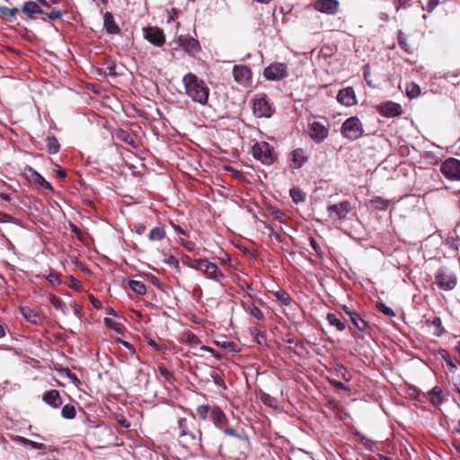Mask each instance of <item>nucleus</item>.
<instances>
[{
	"mask_svg": "<svg viewBox=\"0 0 460 460\" xmlns=\"http://www.w3.org/2000/svg\"><path fill=\"white\" fill-rule=\"evenodd\" d=\"M275 297L284 305H289L292 303V298L284 290H279L275 292Z\"/></svg>",
	"mask_w": 460,
	"mask_h": 460,
	"instance_id": "c9c22d12",
	"label": "nucleus"
},
{
	"mask_svg": "<svg viewBox=\"0 0 460 460\" xmlns=\"http://www.w3.org/2000/svg\"><path fill=\"white\" fill-rule=\"evenodd\" d=\"M307 133L315 143H322L328 137L329 128L324 123L314 120L308 123Z\"/></svg>",
	"mask_w": 460,
	"mask_h": 460,
	"instance_id": "0eeeda50",
	"label": "nucleus"
},
{
	"mask_svg": "<svg viewBox=\"0 0 460 460\" xmlns=\"http://www.w3.org/2000/svg\"><path fill=\"white\" fill-rule=\"evenodd\" d=\"M22 11L31 18H34V15L37 13H44L39 4L32 1L26 2L22 6Z\"/></svg>",
	"mask_w": 460,
	"mask_h": 460,
	"instance_id": "5701e85b",
	"label": "nucleus"
},
{
	"mask_svg": "<svg viewBox=\"0 0 460 460\" xmlns=\"http://www.w3.org/2000/svg\"><path fill=\"white\" fill-rule=\"evenodd\" d=\"M380 112L385 117H395L401 114L402 109L399 104L386 102L380 106Z\"/></svg>",
	"mask_w": 460,
	"mask_h": 460,
	"instance_id": "a211bd4d",
	"label": "nucleus"
},
{
	"mask_svg": "<svg viewBox=\"0 0 460 460\" xmlns=\"http://www.w3.org/2000/svg\"><path fill=\"white\" fill-rule=\"evenodd\" d=\"M290 160H291V166L294 169L301 168L306 162V157L305 155L304 150L301 148L294 150L291 154Z\"/></svg>",
	"mask_w": 460,
	"mask_h": 460,
	"instance_id": "aec40b11",
	"label": "nucleus"
},
{
	"mask_svg": "<svg viewBox=\"0 0 460 460\" xmlns=\"http://www.w3.org/2000/svg\"><path fill=\"white\" fill-rule=\"evenodd\" d=\"M178 429H179L180 436L188 435L187 420L185 418H180L178 420Z\"/></svg>",
	"mask_w": 460,
	"mask_h": 460,
	"instance_id": "37998d69",
	"label": "nucleus"
},
{
	"mask_svg": "<svg viewBox=\"0 0 460 460\" xmlns=\"http://www.w3.org/2000/svg\"><path fill=\"white\" fill-rule=\"evenodd\" d=\"M182 82L185 93L195 102L201 105L208 103L209 96V88L206 83L192 73L186 74Z\"/></svg>",
	"mask_w": 460,
	"mask_h": 460,
	"instance_id": "f257e3e1",
	"label": "nucleus"
},
{
	"mask_svg": "<svg viewBox=\"0 0 460 460\" xmlns=\"http://www.w3.org/2000/svg\"><path fill=\"white\" fill-rule=\"evenodd\" d=\"M128 287L138 295H144L146 291V285L141 281L129 280Z\"/></svg>",
	"mask_w": 460,
	"mask_h": 460,
	"instance_id": "473e14b6",
	"label": "nucleus"
},
{
	"mask_svg": "<svg viewBox=\"0 0 460 460\" xmlns=\"http://www.w3.org/2000/svg\"><path fill=\"white\" fill-rule=\"evenodd\" d=\"M209 270L207 271L206 276L217 282H220L226 279V275L219 270L218 266L212 262L208 265Z\"/></svg>",
	"mask_w": 460,
	"mask_h": 460,
	"instance_id": "4be33fe9",
	"label": "nucleus"
},
{
	"mask_svg": "<svg viewBox=\"0 0 460 460\" xmlns=\"http://www.w3.org/2000/svg\"><path fill=\"white\" fill-rule=\"evenodd\" d=\"M181 243L189 251H193L195 248V243L193 242H185L184 240H181Z\"/></svg>",
	"mask_w": 460,
	"mask_h": 460,
	"instance_id": "13d9d810",
	"label": "nucleus"
},
{
	"mask_svg": "<svg viewBox=\"0 0 460 460\" xmlns=\"http://www.w3.org/2000/svg\"><path fill=\"white\" fill-rule=\"evenodd\" d=\"M165 262L172 266V267H174V268H178L179 267V261L172 255L169 256L166 260H165Z\"/></svg>",
	"mask_w": 460,
	"mask_h": 460,
	"instance_id": "864d4df0",
	"label": "nucleus"
},
{
	"mask_svg": "<svg viewBox=\"0 0 460 460\" xmlns=\"http://www.w3.org/2000/svg\"><path fill=\"white\" fill-rule=\"evenodd\" d=\"M376 307L378 309V311H380L381 313H383L384 314L387 315V316H394V312L392 308H390L389 306H387L384 303H377L376 304Z\"/></svg>",
	"mask_w": 460,
	"mask_h": 460,
	"instance_id": "a19ab883",
	"label": "nucleus"
},
{
	"mask_svg": "<svg viewBox=\"0 0 460 460\" xmlns=\"http://www.w3.org/2000/svg\"><path fill=\"white\" fill-rule=\"evenodd\" d=\"M326 320L332 326H334L339 332H342L346 328L345 323H342L335 314L329 313L326 316Z\"/></svg>",
	"mask_w": 460,
	"mask_h": 460,
	"instance_id": "cd10ccee",
	"label": "nucleus"
},
{
	"mask_svg": "<svg viewBox=\"0 0 460 460\" xmlns=\"http://www.w3.org/2000/svg\"><path fill=\"white\" fill-rule=\"evenodd\" d=\"M165 236V230L163 227L156 226L150 230L148 239L150 241H161Z\"/></svg>",
	"mask_w": 460,
	"mask_h": 460,
	"instance_id": "c85d7f7f",
	"label": "nucleus"
},
{
	"mask_svg": "<svg viewBox=\"0 0 460 460\" xmlns=\"http://www.w3.org/2000/svg\"><path fill=\"white\" fill-rule=\"evenodd\" d=\"M371 206L376 210H385L389 207V200L376 197L371 199Z\"/></svg>",
	"mask_w": 460,
	"mask_h": 460,
	"instance_id": "7c9ffc66",
	"label": "nucleus"
},
{
	"mask_svg": "<svg viewBox=\"0 0 460 460\" xmlns=\"http://www.w3.org/2000/svg\"><path fill=\"white\" fill-rule=\"evenodd\" d=\"M314 8L324 13L335 14L338 12L339 2L336 0H317L314 3Z\"/></svg>",
	"mask_w": 460,
	"mask_h": 460,
	"instance_id": "2eb2a0df",
	"label": "nucleus"
},
{
	"mask_svg": "<svg viewBox=\"0 0 460 460\" xmlns=\"http://www.w3.org/2000/svg\"><path fill=\"white\" fill-rule=\"evenodd\" d=\"M48 152L51 155H55L59 151L60 145L55 137H49L47 139Z\"/></svg>",
	"mask_w": 460,
	"mask_h": 460,
	"instance_id": "2f4dec72",
	"label": "nucleus"
},
{
	"mask_svg": "<svg viewBox=\"0 0 460 460\" xmlns=\"http://www.w3.org/2000/svg\"><path fill=\"white\" fill-rule=\"evenodd\" d=\"M58 371L62 376L67 377L74 385H78L81 383L77 376L69 368L62 367Z\"/></svg>",
	"mask_w": 460,
	"mask_h": 460,
	"instance_id": "f704fd0d",
	"label": "nucleus"
},
{
	"mask_svg": "<svg viewBox=\"0 0 460 460\" xmlns=\"http://www.w3.org/2000/svg\"><path fill=\"white\" fill-rule=\"evenodd\" d=\"M212 407L208 405H200L197 408V414L204 420H206L208 417V414L211 415Z\"/></svg>",
	"mask_w": 460,
	"mask_h": 460,
	"instance_id": "58836bf2",
	"label": "nucleus"
},
{
	"mask_svg": "<svg viewBox=\"0 0 460 460\" xmlns=\"http://www.w3.org/2000/svg\"><path fill=\"white\" fill-rule=\"evenodd\" d=\"M351 209L352 206L348 200L329 205L327 207L328 216L333 221L345 219Z\"/></svg>",
	"mask_w": 460,
	"mask_h": 460,
	"instance_id": "423d86ee",
	"label": "nucleus"
},
{
	"mask_svg": "<svg viewBox=\"0 0 460 460\" xmlns=\"http://www.w3.org/2000/svg\"><path fill=\"white\" fill-rule=\"evenodd\" d=\"M234 81L243 87H250L252 84V74L245 65H235L232 70Z\"/></svg>",
	"mask_w": 460,
	"mask_h": 460,
	"instance_id": "39448f33",
	"label": "nucleus"
},
{
	"mask_svg": "<svg viewBox=\"0 0 460 460\" xmlns=\"http://www.w3.org/2000/svg\"><path fill=\"white\" fill-rule=\"evenodd\" d=\"M439 4V0H429L427 4L426 7H423L424 10H427L429 13H431Z\"/></svg>",
	"mask_w": 460,
	"mask_h": 460,
	"instance_id": "8fccbe9b",
	"label": "nucleus"
},
{
	"mask_svg": "<svg viewBox=\"0 0 460 460\" xmlns=\"http://www.w3.org/2000/svg\"><path fill=\"white\" fill-rule=\"evenodd\" d=\"M244 310L257 320H263L264 314L259 307L252 303H246L244 305Z\"/></svg>",
	"mask_w": 460,
	"mask_h": 460,
	"instance_id": "bb28decb",
	"label": "nucleus"
},
{
	"mask_svg": "<svg viewBox=\"0 0 460 460\" xmlns=\"http://www.w3.org/2000/svg\"><path fill=\"white\" fill-rule=\"evenodd\" d=\"M349 318H350L352 323L360 332H367V328H368L367 323L364 319H362L361 316L358 313H356V312L350 313Z\"/></svg>",
	"mask_w": 460,
	"mask_h": 460,
	"instance_id": "b1692460",
	"label": "nucleus"
},
{
	"mask_svg": "<svg viewBox=\"0 0 460 460\" xmlns=\"http://www.w3.org/2000/svg\"><path fill=\"white\" fill-rule=\"evenodd\" d=\"M135 231L137 234H142L146 231V226L143 224H137L135 226Z\"/></svg>",
	"mask_w": 460,
	"mask_h": 460,
	"instance_id": "e2e57ef3",
	"label": "nucleus"
},
{
	"mask_svg": "<svg viewBox=\"0 0 460 460\" xmlns=\"http://www.w3.org/2000/svg\"><path fill=\"white\" fill-rule=\"evenodd\" d=\"M398 43L403 49L409 51L407 48L406 39L402 31H400L398 35Z\"/></svg>",
	"mask_w": 460,
	"mask_h": 460,
	"instance_id": "3c124183",
	"label": "nucleus"
},
{
	"mask_svg": "<svg viewBox=\"0 0 460 460\" xmlns=\"http://www.w3.org/2000/svg\"><path fill=\"white\" fill-rule=\"evenodd\" d=\"M28 446H31L33 449H40L44 450L46 448V446L42 443H38L32 440H30V444Z\"/></svg>",
	"mask_w": 460,
	"mask_h": 460,
	"instance_id": "5fc2aeb1",
	"label": "nucleus"
},
{
	"mask_svg": "<svg viewBox=\"0 0 460 460\" xmlns=\"http://www.w3.org/2000/svg\"><path fill=\"white\" fill-rule=\"evenodd\" d=\"M342 310L349 315L350 316V313H354L355 311L351 310L349 307H348L347 305H343L342 306Z\"/></svg>",
	"mask_w": 460,
	"mask_h": 460,
	"instance_id": "774afa93",
	"label": "nucleus"
},
{
	"mask_svg": "<svg viewBox=\"0 0 460 460\" xmlns=\"http://www.w3.org/2000/svg\"><path fill=\"white\" fill-rule=\"evenodd\" d=\"M261 401L267 406L276 408L277 407V399L270 396L266 393H261L260 394Z\"/></svg>",
	"mask_w": 460,
	"mask_h": 460,
	"instance_id": "e433bc0d",
	"label": "nucleus"
},
{
	"mask_svg": "<svg viewBox=\"0 0 460 460\" xmlns=\"http://www.w3.org/2000/svg\"><path fill=\"white\" fill-rule=\"evenodd\" d=\"M90 300H91L92 305H93L96 309H100V308L102 307V303H101V301H100V300H98L97 298H95L94 296H91Z\"/></svg>",
	"mask_w": 460,
	"mask_h": 460,
	"instance_id": "680f3d73",
	"label": "nucleus"
},
{
	"mask_svg": "<svg viewBox=\"0 0 460 460\" xmlns=\"http://www.w3.org/2000/svg\"><path fill=\"white\" fill-rule=\"evenodd\" d=\"M252 153L256 160L266 165L272 164L277 159L272 146L265 141L256 142L252 147Z\"/></svg>",
	"mask_w": 460,
	"mask_h": 460,
	"instance_id": "f03ea898",
	"label": "nucleus"
},
{
	"mask_svg": "<svg viewBox=\"0 0 460 460\" xmlns=\"http://www.w3.org/2000/svg\"><path fill=\"white\" fill-rule=\"evenodd\" d=\"M405 91L410 99H414L420 95V87L414 82L408 84Z\"/></svg>",
	"mask_w": 460,
	"mask_h": 460,
	"instance_id": "c756f323",
	"label": "nucleus"
},
{
	"mask_svg": "<svg viewBox=\"0 0 460 460\" xmlns=\"http://www.w3.org/2000/svg\"><path fill=\"white\" fill-rule=\"evenodd\" d=\"M429 400L434 406H438L444 402L442 389L436 385L428 393Z\"/></svg>",
	"mask_w": 460,
	"mask_h": 460,
	"instance_id": "412c9836",
	"label": "nucleus"
},
{
	"mask_svg": "<svg viewBox=\"0 0 460 460\" xmlns=\"http://www.w3.org/2000/svg\"><path fill=\"white\" fill-rule=\"evenodd\" d=\"M184 341L190 345L191 347H194L199 343V341L198 337L193 333H187L184 335Z\"/></svg>",
	"mask_w": 460,
	"mask_h": 460,
	"instance_id": "79ce46f5",
	"label": "nucleus"
},
{
	"mask_svg": "<svg viewBox=\"0 0 460 460\" xmlns=\"http://www.w3.org/2000/svg\"><path fill=\"white\" fill-rule=\"evenodd\" d=\"M50 20H58L63 16V13L60 10H52L49 13H44Z\"/></svg>",
	"mask_w": 460,
	"mask_h": 460,
	"instance_id": "49530a36",
	"label": "nucleus"
},
{
	"mask_svg": "<svg viewBox=\"0 0 460 460\" xmlns=\"http://www.w3.org/2000/svg\"><path fill=\"white\" fill-rule=\"evenodd\" d=\"M337 100L344 106L350 107L356 104V94L352 87H346L339 91Z\"/></svg>",
	"mask_w": 460,
	"mask_h": 460,
	"instance_id": "4468645a",
	"label": "nucleus"
},
{
	"mask_svg": "<svg viewBox=\"0 0 460 460\" xmlns=\"http://www.w3.org/2000/svg\"><path fill=\"white\" fill-rule=\"evenodd\" d=\"M104 322H105L107 326L112 328L117 332H120L121 326H120L119 323H118L114 322L113 320H111V318H107V317L104 319Z\"/></svg>",
	"mask_w": 460,
	"mask_h": 460,
	"instance_id": "a18cd8bd",
	"label": "nucleus"
},
{
	"mask_svg": "<svg viewBox=\"0 0 460 460\" xmlns=\"http://www.w3.org/2000/svg\"><path fill=\"white\" fill-rule=\"evenodd\" d=\"M226 435L241 438V435H239L234 429L225 426L223 429H221Z\"/></svg>",
	"mask_w": 460,
	"mask_h": 460,
	"instance_id": "09e8293b",
	"label": "nucleus"
},
{
	"mask_svg": "<svg viewBox=\"0 0 460 460\" xmlns=\"http://www.w3.org/2000/svg\"><path fill=\"white\" fill-rule=\"evenodd\" d=\"M253 114L258 118H270L274 112L272 104L265 93H257L252 98Z\"/></svg>",
	"mask_w": 460,
	"mask_h": 460,
	"instance_id": "7ed1b4c3",
	"label": "nucleus"
},
{
	"mask_svg": "<svg viewBox=\"0 0 460 460\" xmlns=\"http://www.w3.org/2000/svg\"><path fill=\"white\" fill-rule=\"evenodd\" d=\"M332 384L334 387L340 390H346L345 385L341 381H332Z\"/></svg>",
	"mask_w": 460,
	"mask_h": 460,
	"instance_id": "69168bd1",
	"label": "nucleus"
},
{
	"mask_svg": "<svg viewBox=\"0 0 460 460\" xmlns=\"http://www.w3.org/2000/svg\"><path fill=\"white\" fill-rule=\"evenodd\" d=\"M179 46L190 56L194 57L201 50L200 44L198 40L188 35H180L177 38Z\"/></svg>",
	"mask_w": 460,
	"mask_h": 460,
	"instance_id": "9d476101",
	"label": "nucleus"
},
{
	"mask_svg": "<svg viewBox=\"0 0 460 460\" xmlns=\"http://www.w3.org/2000/svg\"><path fill=\"white\" fill-rule=\"evenodd\" d=\"M310 244L313 247V249L315 251L316 253L320 254V247L318 243H316L315 239L314 237H310Z\"/></svg>",
	"mask_w": 460,
	"mask_h": 460,
	"instance_id": "bf43d9fd",
	"label": "nucleus"
},
{
	"mask_svg": "<svg viewBox=\"0 0 460 460\" xmlns=\"http://www.w3.org/2000/svg\"><path fill=\"white\" fill-rule=\"evenodd\" d=\"M222 347L225 349H227L229 350H232V351H236V349H235L236 344L233 341H224L222 343Z\"/></svg>",
	"mask_w": 460,
	"mask_h": 460,
	"instance_id": "6e6d98bb",
	"label": "nucleus"
},
{
	"mask_svg": "<svg viewBox=\"0 0 460 460\" xmlns=\"http://www.w3.org/2000/svg\"><path fill=\"white\" fill-rule=\"evenodd\" d=\"M290 196L295 203L303 202L305 199V194L296 188L290 190Z\"/></svg>",
	"mask_w": 460,
	"mask_h": 460,
	"instance_id": "4c0bfd02",
	"label": "nucleus"
},
{
	"mask_svg": "<svg viewBox=\"0 0 460 460\" xmlns=\"http://www.w3.org/2000/svg\"><path fill=\"white\" fill-rule=\"evenodd\" d=\"M441 172L452 181H460V161L456 158L447 159L441 165Z\"/></svg>",
	"mask_w": 460,
	"mask_h": 460,
	"instance_id": "6e6552de",
	"label": "nucleus"
},
{
	"mask_svg": "<svg viewBox=\"0 0 460 460\" xmlns=\"http://www.w3.org/2000/svg\"><path fill=\"white\" fill-rule=\"evenodd\" d=\"M435 279L436 284L443 290H452L456 285V277L442 269L438 270Z\"/></svg>",
	"mask_w": 460,
	"mask_h": 460,
	"instance_id": "ddd939ff",
	"label": "nucleus"
},
{
	"mask_svg": "<svg viewBox=\"0 0 460 460\" xmlns=\"http://www.w3.org/2000/svg\"><path fill=\"white\" fill-rule=\"evenodd\" d=\"M211 419L213 420L215 425L219 429H223L225 426H226L227 419L223 411L217 407L213 406L211 409Z\"/></svg>",
	"mask_w": 460,
	"mask_h": 460,
	"instance_id": "f3484780",
	"label": "nucleus"
},
{
	"mask_svg": "<svg viewBox=\"0 0 460 460\" xmlns=\"http://www.w3.org/2000/svg\"><path fill=\"white\" fill-rule=\"evenodd\" d=\"M47 279L52 284H54L55 282H59L58 275L57 273H49L47 276Z\"/></svg>",
	"mask_w": 460,
	"mask_h": 460,
	"instance_id": "052dcab7",
	"label": "nucleus"
},
{
	"mask_svg": "<svg viewBox=\"0 0 460 460\" xmlns=\"http://www.w3.org/2000/svg\"><path fill=\"white\" fill-rule=\"evenodd\" d=\"M76 411L74 405L66 404L63 406L61 411V416L66 420H72L75 417Z\"/></svg>",
	"mask_w": 460,
	"mask_h": 460,
	"instance_id": "72a5a7b5",
	"label": "nucleus"
},
{
	"mask_svg": "<svg viewBox=\"0 0 460 460\" xmlns=\"http://www.w3.org/2000/svg\"><path fill=\"white\" fill-rule=\"evenodd\" d=\"M13 441H14L15 443L21 444L22 446H28L30 444V439L25 438L21 437V436L13 437Z\"/></svg>",
	"mask_w": 460,
	"mask_h": 460,
	"instance_id": "603ef678",
	"label": "nucleus"
},
{
	"mask_svg": "<svg viewBox=\"0 0 460 460\" xmlns=\"http://www.w3.org/2000/svg\"><path fill=\"white\" fill-rule=\"evenodd\" d=\"M103 24L106 31L109 34H118L120 30L116 24L113 15L110 12H106L103 15Z\"/></svg>",
	"mask_w": 460,
	"mask_h": 460,
	"instance_id": "6ab92c4d",
	"label": "nucleus"
},
{
	"mask_svg": "<svg viewBox=\"0 0 460 460\" xmlns=\"http://www.w3.org/2000/svg\"><path fill=\"white\" fill-rule=\"evenodd\" d=\"M42 400L49 406L54 409H57L61 406L62 399L60 394L58 390L52 389L47 391L42 397Z\"/></svg>",
	"mask_w": 460,
	"mask_h": 460,
	"instance_id": "dca6fc26",
	"label": "nucleus"
},
{
	"mask_svg": "<svg viewBox=\"0 0 460 460\" xmlns=\"http://www.w3.org/2000/svg\"><path fill=\"white\" fill-rule=\"evenodd\" d=\"M143 36L147 41L156 47H162L165 43L164 31L155 26L143 28Z\"/></svg>",
	"mask_w": 460,
	"mask_h": 460,
	"instance_id": "1a4fd4ad",
	"label": "nucleus"
},
{
	"mask_svg": "<svg viewBox=\"0 0 460 460\" xmlns=\"http://www.w3.org/2000/svg\"><path fill=\"white\" fill-rule=\"evenodd\" d=\"M21 313L27 321L32 323H37V322L40 320L39 313L32 308L22 307Z\"/></svg>",
	"mask_w": 460,
	"mask_h": 460,
	"instance_id": "393cba45",
	"label": "nucleus"
},
{
	"mask_svg": "<svg viewBox=\"0 0 460 460\" xmlns=\"http://www.w3.org/2000/svg\"><path fill=\"white\" fill-rule=\"evenodd\" d=\"M363 127L358 117L347 119L341 125V133L349 140H356L363 135Z\"/></svg>",
	"mask_w": 460,
	"mask_h": 460,
	"instance_id": "20e7f679",
	"label": "nucleus"
},
{
	"mask_svg": "<svg viewBox=\"0 0 460 460\" xmlns=\"http://www.w3.org/2000/svg\"><path fill=\"white\" fill-rule=\"evenodd\" d=\"M50 303L57 310H60L63 314H66V305L60 298L52 296L50 298Z\"/></svg>",
	"mask_w": 460,
	"mask_h": 460,
	"instance_id": "ea45409f",
	"label": "nucleus"
},
{
	"mask_svg": "<svg viewBox=\"0 0 460 460\" xmlns=\"http://www.w3.org/2000/svg\"><path fill=\"white\" fill-rule=\"evenodd\" d=\"M263 75L268 80H281L288 76L287 66L283 63L271 64L264 69Z\"/></svg>",
	"mask_w": 460,
	"mask_h": 460,
	"instance_id": "9b49d317",
	"label": "nucleus"
},
{
	"mask_svg": "<svg viewBox=\"0 0 460 460\" xmlns=\"http://www.w3.org/2000/svg\"><path fill=\"white\" fill-rule=\"evenodd\" d=\"M211 261H209L208 259L202 260V267L200 269V271H202L204 274L207 273V271L209 270L208 265H211Z\"/></svg>",
	"mask_w": 460,
	"mask_h": 460,
	"instance_id": "4d7b16f0",
	"label": "nucleus"
},
{
	"mask_svg": "<svg viewBox=\"0 0 460 460\" xmlns=\"http://www.w3.org/2000/svg\"><path fill=\"white\" fill-rule=\"evenodd\" d=\"M357 437L358 438L360 443L363 444L365 446V447L367 449H368L369 451L376 452L378 450V446L376 441H374V440L368 438L367 437H366L365 435H362L359 433L357 434Z\"/></svg>",
	"mask_w": 460,
	"mask_h": 460,
	"instance_id": "a878e982",
	"label": "nucleus"
},
{
	"mask_svg": "<svg viewBox=\"0 0 460 460\" xmlns=\"http://www.w3.org/2000/svg\"><path fill=\"white\" fill-rule=\"evenodd\" d=\"M0 13L4 15L15 17L16 13H18V9L16 8H8L6 6H1L0 7Z\"/></svg>",
	"mask_w": 460,
	"mask_h": 460,
	"instance_id": "c03bdc74",
	"label": "nucleus"
},
{
	"mask_svg": "<svg viewBox=\"0 0 460 460\" xmlns=\"http://www.w3.org/2000/svg\"><path fill=\"white\" fill-rule=\"evenodd\" d=\"M432 324L440 328L441 327V324H442V321L439 317H435L433 320H432Z\"/></svg>",
	"mask_w": 460,
	"mask_h": 460,
	"instance_id": "338daca9",
	"label": "nucleus"
},
{
	"mask_svg": "<svg viewBox=\"0 0 460 460\" xmlns=\"http://www.w3.org/2000/svg\"><path fill=\"white\" fill-rule=\"evenodd\" d=\"M12 220V217L8 214L0 212V222H10Z\"/></svg>",
	"mask_w": 460,
	"mask_h": 460,
	"instance_id": "0e129e2a",
	"label": "nucleus"
},
{
	"mask_svg": "<svg viewBox=\"0 0 460 460\" xmlns=\"http://www.w3.org/2000/svg\"><path fill=\"white\" fill-rule=\"evenodd\" d=\"M24 175L29 180V181L36 185L37 188L40 190H48L51 192L54 191L51 184L32 167H26L24 170Z\"/></svg>",
	"mask_w": 460,
	"mask_h": 460,
	"instance_id": "f8f14e48",
	"label": "nucleus"
},
{
	"mask_svg": "<svg viewBox=\"0 0 460 460\" xmlns=\"http://www.w3.org/2000/svg\"><path fill=\"white\" fill-rule=\"evenodd\" d=\"M202 260L203 259L192 260V261L190 260L187 263H188L189 267L200 271V269L202 267Z\"/></svg>",
	"mask_w": 460,
	"mask_h": 460,
	"instance_id": "de8ad7c7",
	"label": "nucleus"
}]
</instances>
